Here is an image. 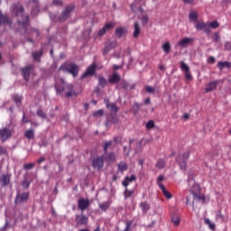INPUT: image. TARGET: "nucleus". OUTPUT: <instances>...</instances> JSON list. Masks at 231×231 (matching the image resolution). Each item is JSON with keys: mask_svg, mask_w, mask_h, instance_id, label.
Wrapping results in <instances>:
<instances>
[{"mask_svg": "<svg viewBox=\"0 0 231 231\" xmlns=\"http://www.w3.org/2000/svg\"><path fill=\"white\" fill-rule=\"evenodd\" d=\"M110 205H111V204H110L108 201L103 202V203H101V204L99 205V208H100L101 210H104V212H106V210H107V208H109Z\"/></svg>", "mask_w": 231, "mask_h": 231, "instance_id": "40", "label": "nucleus"}, {"mask_svg": "<svg viewBox=\"0 0 231 231\" xmlns=\"http://www.w3.org/2000/svg\"><path fill=\"white\" fill-rule=\"evenodd\" d=\"M32 181H28V177H24L23 180L22 181V187L24 189H30Z\"/></svg>", "mask_w": 231, "mask_h": 231, "instance_id": "38", "label": "nucleus"}, {"mask_svg": "<svg viewBox=\"0 0 231 231\" xmlns=\"http://www.w3.org/2000/svg\"><path fill=\"white\" fill-rule=\"evenodd\" d=\"M140 106H141V105L138 104V103H134V104L133 105L132 109H133V111H134V115L136 116L137 113H140Z\"/></svg>", "mask_w": 231, "mask_h": 231, "instance_id": "44", "label": "nucleus"}, {"mask_svg": "<svg viewBox=\"0 0 231 231\" xmlns=\"http://www.w3.org/2000/svg\"><path fill=\"white\" fill-rule=\"evenodd\" d=\"M208 62L209 64H214V62H216V58H214V56H210L208 60Z\"/></svg>", "mask_w": 231, "mask_h": 231, "instance_id": "58", "label": "nucleus"}, {"mask_svg": "<svg viewBox=\"0 0 231 231\" xmlns=\"http://www.w3.org/2000/svg\"><path fill=\"white\" fill-rule=\"evenodd\" d=\"M92 166L94 169L100 171L104 167V156L96 157L92 161Z\"/></svg>", "mask_w": 231, "mask_h": 231, "instance_id": "12", "label": "nucleus"}, {"mask_svg": "<svg viewBox=\"0 0 231 231\" xmlns=\"http://www.w3.org/2000/svg\"><path fill=\"white\" fill-rule=\"evenodd\" d=\"M52 3H53V5H55V6H62V5H64L62 0H53Z\"/></svg>", "mask_w": 231, "mask_h": 231, "instance_id": "55", "label": "nucleus"}, {"mask_svg": "<svg viewBox=\"0 0 231 231\" xmlns=\"http://www.w3.org/2000/svg\"><path fill=\"white\" fill-rule=\"evenodd\" d=\"M189 19L191 22L198 21V13L194 11H190L189 14Z\"/></svg>", "mask_w": 231, "mask_h": 231, "instance_id": "33", "label": "nucleus"}, {"mask_svg": "<svg viewBox=\"0 0 231 231\" xmlns=\"http://www.w3.org/2000/svg\"><path fill=\"white\" fill-rule=\"evenodd\" d=\"M225 50H226L227 51H230V50H231V42H226L225 43Z\"/></svg>", "mask_w": 231, "mask_h": 231, "instance_id": "57", "label": "nucleus"}, {"mask_svg": "<svg viewBox=\"0 0 231 231\" xmlns=\"http://www.w3.org/2000/svg\"><path fill=\"white\" fill-rule=\"evenodd\" d=\"M195 28L197 30V32H205V33H207L208 35L210 34V27H208V25H207V23H203V22H197L195 23Z\"/></svg>", "mask_w": 231, "mask_h": 231, "instance_id": "10", "label": "nucleus"}, {"mask_svg": "<svg viewBox=\"0 0 231 231\" xmlns=\"http://www.w3.org/2000/svg\"><path fill=\"white\" fill-rule=\"evenodd\" d=\"M216 219H220L221 223H223V221H225V215L221 212V210H218L217 212V217Z\"/></svg>", "mask_w": 231, "mask_h": 231, "instance_id": "45", "label": "nucleus"}, {"mask_svg": "<svg viewBox=\"0 0 231 231\" xmlns=\"http://www.w3.org/2000/svg\"><path fill=\"white\" fill-rule=\"evenodd\" d=\"M75 10V5L70 4L65 6L64 10L61 12V14L59 16V21L60 23H64V21H68L69 17H71V12Z\"/></svg>", "mask_w": 231, "mask_h": 231, "instance_id": "4", "label": "nucleus"}, {"mask_svg": "<svg viewBox=\"0 0 231 231\" xmlns=\"http://www.w3.org/2000/svg\"><path fill=\"white\" fill-rule=\"evenodd\" d=\"M184 5H194V0H182Z\"/></svg>", "mask_w": 231, "mask_h": 231, "instance_id": "59", "label": "nucleus"}, {"mask_svg": "<svg viewBox=\"0 0 231 231\" xmlns=\"http://www.w3.org/2000/svg\"><path fill=\"white\" fill-rule=\"evenodd\" d=\"M143 214H147L151 210V204L148 201H143L139 204Z\"/></svg>", "mask_w": 231, "mask_h": 231, "instance_id": "21", "label": "nucleus"}, {"mask_svg": "<svg viewBox=\"0 0 231 231\" xmlns=\"http://www.w3.org/2000/svg\"><path fill=\"white\" fill-rule=\"evenodd\" d=\"M115 28V23H107L105 24V26L98 31L97 35L98 37H104L106 35V32H109V30H113Z\"/></svg>", "mask_w": 231, "mask_h": 231, "instance_id": "14", "label": "nucleus"}, {"mask_svg": "<svg viewBox=\"0 0 231 231\" xmlns=\"http://www.w3.org/2000/svg\"><path fill=\"white\" fill-rule=\"evenodd\" d=\"M89 218L81 212V215H76V225L78 226H88Z\"/></svg>", "mask_w": 231, "mask_h": 231, "instance_id": "6", "label": "nucleus"}, {"mask_svg": "<svg viewBox=\"0 0 231 231\" xmlns=\"http://www.w3.org/2000/svg\"><path fill=\"white\" fill-rule=\"evenodd\" d=\"M122 78L119 76L118 72L115 71L112 75L108 77V82L110 84H118Z\"/></svg>", "mask_w": 231, "mask_h": 231, "instance_id": "19", "label": "nucleus"}, {"mask_svg": "<svg viewBox=\"0 0 231 231\" xmlns=\"http://www.w3.org/2000/svg\"><path fill=\"white\" fill-rule=\"evenodd\" d=\"M10 180H12V174H10V173L3 174L0 177V183H1L2 187L8 186L10 184Z\"/></svg>", "mask_w": 231, "mask_h": 231, "instance_id": "16", "label": "nucleus"}, {"mask_svg": "<svg viewBox=\"0 0 231 231\" xmlns=\"http://www.w3.org/2000/svg\"><path fill=\"white\" fill-rule=\"evenodd\" d=\"M13 12H14L18 23L19 28L24 30V37H26L29 42H33V39L39 37V30L35 28H30V16H24V7L20 4H14L13 6Z\"/></svg>", "mask_w": 231, "mask_h": 231, "instance_id": "1", "label": "nucleus"}, {"mask_svg": "<svg viewBox=\"0 0 231 231\" xmlns=\"http://www.w3.org/2000/svg\"><path fill=\"white\" fill-rule=\"evenodd\" d=\"M125 33V30L123 27H118L116 29V35L118 37V39H121V37Z\"/></svg>", "mask_w": 231, "mask_h": 231, "instance_id": "32", "label": "nucleus"}, {"mask_svg": "<svg viewBox=\"0 0 231 231\" xmlns=\"http://www.w3.org/2000/svg\"><path fill=\"white\" fill-rule=\"evenodd\" d=\"M107 109H110L112 113H118L119 107L115 103H109L108 101H105Z\"/></svg>", "mask_w": 231, "mask_h": 231, "instance_id": "24", "label": "nucleus"}, {"mask_svg": "<svg viewBox=\"0 0 231 231\" xmlns=\"http://www.w3.org/2000/svg\"><path fill=\"white\" fill-rule=\"evenodd\" d=\"M32 69H33V66H32V65L22 69V75L26 82H28V80H30V74L32 73Z\"/></svg>", "mask_w": 231, "mask_h": 231, "instance_id": "15", "label": "nucleus"}, {"mask_svg": "<svg viewBox=\"0 0 231 231\" xmlns=\"http://www.w3.org/2000/svg\"><path fill=\"white\" fill-rule=\"evenodd\" d=\"M59 69L60 71H66L67 73H69V75H72L74 78L79 76V71L80 70L79 65L68 61L61 64Z\"/></svg>", "mask_w": 231, "mask_h": 231, "instance_id": "2", "label": "nucleus"}, {"mask_svg": "<svg viewBox=\"0 0 231 231\" xmlns=\"http://www.w3.org/2000/svg\"><path fill=\"white\" fill-rule=\"evenodd\" d=\"M136 181V175L126 176L122 182L123 187H129V183Z\"/></svg>", "mask_w": 231, "mask_h": 231, "instance_id": "22", "label": "nucleus"}, {"mask_svg": "<svg viewBox=\"0 0 231 231\" xmlns=\"http://www.w3.org/2000/svg\"><path fill=\"white\" fill-rule=\"evenodd\" d=\"M44 51L41 50L40 51H34L32 52V59L33 60H37V62L41 61V57H42Z\"/></svg>", "mask_w": 231, "mask_h": 231, "instance_id": "30", "label": "nucleus"}, {"mask_svg": "<svg viewBox=\"0 0 231 231\" xmlns=\"http://www.w3.org/2000/svg\"><path fill=\"white\" fill-rule=\"evenodd\" d=\"M114 71H116V69H122V66L120 65H113Z\"/></svg>", "mask_w": 231, "mask_h": 231, "instance_id": "63", "label": "nucleus"}, {"mask_svg": "<svg viewBox=\"0 0 231 231\" xmlns=\"http://www.w3.org/2000/svg\"><path fill=\"white\" fill-rule=\"evenodd\" d=\"M190 157V152H185L179 154L176 158V162L180 169V171H187V161Z\"/></svg>", "mask_w": 231, "mask_h": 231, "instance_id": "3", "label": "nucleus"}, {"mask_svg": "<svg viewBox=\"0 0 231 231\" xmlns=\"http://www.w3.org/2000/svg\"><path fill=\"white\" fill-rule=\"evenodd\" d=\"M3 154L5 156L8 154V149L6 148V146H0V156Z\"/></svg>", "mask_w": 231, "mask_h": 231, "instance_id": "47", "label": "nucleus"}, {"mask_svg": "<svg viewBox=\"0 0 231 231\" xmlns=\"http://www.w3.org/2000/svg\"><path fill=\"white\" fill-rule=\"evenodd\" d=\"M163 180H165V178L163 177V175H160L157 179V183L158 185H160V183H162L161 181H163Z\"/></svg>", "mask_w": 231, "mask_h": 231, "instance_id": "61", "label": "nucleus"}, {"mask_svg": "<svg viewBox=\"0 0 231 231\" xmlns=\"http://www.w3.org/2000/svg\"><path fill=\"white\" fill-rule=\"evenodd\" d=\"M105 156H107L108 162H115V160H116V155L115 154V152H106V153H105Z\"/></svg>", "mask_w": 231, "mask_h": 231, "instance_id": "34", "label": "nucleus"}, {"mask_svg": "<svg viewBox=\"0 0 231 231\" xmlns=\"http://www.w3.org/2000/svg\"><path fill=\"white\" fill-rule=\"evenodd\" d=\"M205 225H208V226L210 228V230H215L216 228V224H213L210 219L205 218L204 219Z\"/></svg>", "mask_w": 231, "mask_h": 231, "instance_id": "36", "label": "nucleus"}, {"mask_svg": "<svg viewBox=\"0 0 231 231\" xmlns=\"http://www.w3.org/2000/svg\"><path fill=\"white\" fill-rule=\"evenodd\" d=\"M35 167V163H27L23 165L24 171H30Z\"/></svg>", "mask_w": 231, "mask_h": 231, "instance_id": "49", "label": "nucleus"}, {"mask_svg": "<svg viewBox=\"0 0 231 231\" xmlns=\"http://www.w3.org/2000/svg\"><path fill=\"white\" fill-rule=\"evenodd\" d=\"M140 33H142V29L140 28V24L138 23H134V33H133L134 39H138V37H140Z\"/></svg>", "mask_w": 231, "mask_h": 231, "instance_id": "25", "label": "nucleus"}, {"mask_svg": "<svg viewBox=\"0 0 231 231\" xmlns=\"http://www.w3.org/2000/svg\"><path fill=\"white\" fill-rule=\"evenodd\" d=\"M97 71V63L91 64L85 73L82 74L81 79H87V77H93Z\"/></svg>", "mask_w": 231, "mask_h": 231, "instance_id": "11", "label": "nucleus"}, {"mask_svg": "<svg viewBox=\"0 0 231 231\" xmlns=\"http://www.w3.org/2000/svg\"><path fill=\"white\" fill-rule=\"evenodd\" d=\"M65 91H67L65 92V96L67 97V98L77 96V92L74 91L73 85L71 84L66 85Z\"/></svg>", "mask_w": 231, "mask_h": 231, "instance_id": "18", "label": "nucleus"}, {"mask_svg": "<svg viewBox=\"0 0 231 231\" xmlns=\"http://www.w3.org/2000/svg\"><path fill=\"white\" fill-rule=\"evenodd\" d=\"M42 162H46V158L41 157L40 159L37 160V163H42Z\"/></svg>", "mask_w": 231, "mask_h": 231, "instance_id": "64", "label": "nucleus"}, {"mask_svg": "<svg viewBox=\"0 0 231 231\" xmlns=\"http://www.w3.org/2000/svg\"><path fill=\"white\" fill-rule=\"evenodd\" d=\"M194 42V38H183L178 42V46L180 48H187V46L192 44Z\"/></svg>", "mask_w": 231, "mask_h": 231, "instance_id": "17", "label": "nucleus"}, {"mask_svg": "<svg viewBox=\"0 0 231 231\" xmlns=\"http://www.w3.org/2000/svg\"><path fill=\"white\" fill-rule=\"evenodd\" d=\"M127 163L121 162L117 164V172L124 174L125 171H127Z\"/></svg>", "mask_w": 231, "mask_h": 231, "instance_id": "27", "label": "nucleus"}, {"mask_svg": "<svg viewBox=\"0 0 231 231\" xmlns=\"http://www.w3.org/2000/svg\"><path fill=\"white\" fill-rule=\"evenodd\" d=\"M159 188L162 190V194L166 199H171L172 198V194L165 189V185H163V183H159Z\"/></svg>", "mask_w": 231, "mask_h": 231, "instance_id": "23", "label": "nucleus"}, {"mask_svg": "<svg viewBox=\"0 0 231 231\" xmlns=\"http://www.w3.org/2000/svg\"><path fill=\"white\" fill-rule=\"evenodd\" d=\"M103 115H104V110H102V109H99V110L96 111V112L93 114V116H94L95 117L102 116Z\"/></svg>", "mask_w": 231, "mask_h": 231, "instance_id": "53", "label": "nucleus"}, {"mask_svg": "<svg viewBox=\"0 0 231 231\" xmlns=\"http://www.w3.org/2000/svg\"><path fill=\"white\" fill-rule=\"evenodd\" d=\"M13 100H14L15 104L17 106H21V103L23 102V97L19 96V95H15L13 98Z\"/></svg>", "mask_w": 231, "mask_h": 231, "instance_id": "43", "label": "nucleus"}, {"mask_svg": "<svg viewBox=\"0 0 231 231\" xmlns=\"http://www.w3.org/2000/svg\"><path fill=\"white\" fill-rule=\"evenodd\" d=\"M11 23L8 15L1 14L0 11V24H10Z\"/></svg>", "mask_w": 231, "mask_h": 231, "instance_id": "29", "label": "nucleus"}, {"mask_svg": "<svg viewBox=\"0 0 231 231\" xmlns=\"http://www.w3.org/2000/svg\"><path fill=\"white\" fill-rule=\"evenodd\" d=\"M23 124H28L30 122V120H28V118H26V116L23 113V119H22Z\"/></svg>", "mask_w": 231, "mask_h": 231, "instance_id": "62", "label": "nucleus"}, {"mask_svg": "<svg viewBox=\"0 0 231 231\" xmlns=\"http://www.w3.org/2000/svg\"><path fill=\"white\" fill-rule=\"evenodd\" d=\"M217 66L220 71H223V69H225V68H226L227 69H229V68H231V62L230 61H219Z\"/></svg>", "mask_w": 231, "mask_h": 231, "instance_id": "26", "label": "nucleus"}, {"mask_svg": "<svg viewBox=\"0 0 231 231\" xmlns=\"http://www.w3.org/2000/svg\"><path fill=\"white\" fill-rule=\"evenodd\" d=\"M164 167H165V160L163 159L159 160L156 163V168L162 170Z\"/></svg>", "mask_w": 231, "mask_h": 231, "instance_id": "42", "label": "nucleus"}, {"mask_svg": "<svg viewBox=\"0 0 231 231\" xmlns=\"http://www.w3.org/2000/svg\"><path fill=\"white\" fill-rule=\"evenodd\" d=\"M154 121L150 120L146 124V129H154Z\"/></svg>", "mask_w": 231, "mask_h": 231, "instance_id": "50", "label": "nucleus"}, {"mask_svg": "<svg viewBox=\"0 0 231 231\" xmlns=\"http://www.w3.org/2000/svg\"><path fill=\"white\" fill-rule=\"evenodd\" d=\"M208 26H210V28H214V29L219 28V23L217 21H214V22L209 23Z\"/></svg>", "mask_w": 231, "mask_h": 231, "instance_id": "51", "label": "nucleus"}, {"mask_svg": "<svg viewBox=\"0 0 231 231\" xmlns=\"http://www.w3.org/2000/svg\"><path fill=\"white\" fill-rule=\"evenodd\" d=\"M180 69L183 71L187 80H192V74L190 73V67L185 61H180Z\"/></svg>", "mask_w": 231, "mask_h": 231, "instance_id": "7", "label": "nucleus"}, {"mask_svg": "<svg viewBox=\"0 0 231 231\" xmlns=\"http://www.w3.org/2000/svg\"><path fill=\"white\" fill-rule=\"evenodd\" d=\"M28 198H30V194L23 192L21 194H17L14 203L15 205H23V203H26V201H28Z\"/></svg>", "mask_w": 231, "mask_h": 231, "instance_id": "9", "label": "nucleus"}, {"mask_svg": "<svg viewBox=\"0 0 231 231\" xmlns=\"http://www.w3.org/2000/svg\"><path fill=\"white\" fill-rule=\"evenodd\" d=\"M24 136L25 138H27V140H33V138H35V130L34 129L26 130L24 133Z\"/></svg>", "mask_w": 231, "mask_h": 231, "instance_id": "28", "label": "nucleus"}, {"mask_svg": "<svg viewBox=\"0 0 231 231\" xmlns=\"http://www.w3.org/2000/svg\"><path fill=\"white\" fill-rule=\"evenodd\" d=\"M98 84L101 88H106V86H107V80L104 77H99Z\"/></svg>", "mask_w": 231, "mask_h": 231, "instance_id": "35", "label": "nucleus"}, {"mask_svg": "<svg viewBox=\"0 0 231 231\" xmlns=\"http://www.w3.org/2000/svg\"><path fill=\"white\" fill-rule=\"evenodd\" d=\"M55 88H56L57 93H64V91H65V88L59 87V85H56Z\"/></svg>", "mask_w": 231, "mask_h": 231, "instance_id": "54", "label": "nucleus"}, {"mask_svg": "<svg viewBox=\"0 0 231 231\" xmlns=\"http://www.w3.org/2000/svg\"><path fill=\"white\" fill-rule=\"evenodd\" d=\"M118 46L116 42H106L105 43V48L103 49V55H107L111 50H115Z\"/></svg>", "mask_w": 231, "mask_h": 231, "instance_id": "13", "label": "nucleus"}, {"mask_svg": "<svg viewBox=\"0 0 231 231\" xmlns=\"http://www.w3.org/2000/svg\"><path fill=\"white\" fill-rule=\"evenodd\" d=\"M13 134H14V130H12L8 127L0 129V140H1L2 143H5V142H6V140H10V138H12Z\"/></svg>", "mask_w": 231, "mask_h": 231, "instance_id": "5", "label": "nucleus"}, {"mask_svg": "<svg viewBox=\"0 0 231 231\" xmlns=\"http://www.w3.org/2000/svg\"><path fill=\"white\" fill-rule=\"evenodd\" d=\"M136 150L142 149V141L135 142Z\"/></svg>", "mask_w": 231, "mask_h": 231, "instance_id": "60", "label": "nucleus"}, {"mask_svg": "<svg viewBox=\"0 0 231 231\" xmlns=\"http://www.w3.org/2000/svg\"><path fill=\"white\" fill-rule=\"evenodd\" d=\"M217 80L211 81L207 84L206 88H205V93H210L211 91H216L217 88Z\"/></svg>", "mask_w": 231, "mask_h": 231, "instance_id": "20", "label": "nucleus"}, {"mask_svg": "<svg viewBox=\"0 0 231 231\" xmlns=\"http://www.w3.org/2000/svg\"><path fill=\"white\" fill-rule=\"evenodd\" d=\"M133 194H134V189L129 190L127 189V187H125V199H127V198H131V196H133Z\"/></svg>", "mask_w": 231, "mask_h": 231, "instance_id": "39", "label": "nucleus"}, {"mask_svg": "<svg viewBox=\"0 0 231 231\" xmlns=\"http://www.w3.org/2000/svg\"><path fill=\"white\" fill-rule=\"evenodd\" d=\"M180 217L176 216V215H172L171 216V223H173V225H175V226H180Z\"/></svg>", "mask_w": 231, "mask_h": 231, "instance_id": "37", "label": "nucleus"}, {"mask_svg": "<svg viewBox=\"0 0 231 231\" xmlns=\"http://www.w3.org/2000/svg\"><path fill=\"white\" fill-rule=\"evenodd\" d=\"M89 205H91V202L88 199H79L78 200V208L83 213L84 210H88V208H89Z\"/></svg>", "mask_w": 231, "mask_h": 231, "instance_id": "8", "label": "nucleus"}, {"mask_svg": "<svg viewBox=\"0 0 231 231\" xmlns=\"http://www.w3.org/2000/svg\"><path fill=\"white\" fill-rule=\"evenodd\" d=\"M113 146V141H106L103 145V151L105 154H107V149Z\"/></svg>", "mask_w": 231, "mask_h": 231, "instance_id": "31", "label": "nucleus"}, {"mask_svg": "<svg viewBox=\"0 0 231 231\" xmlns=\"http://www.w3.org/2000/svg\"><path fill=\"white\" fill-rule=\"evenodd\" d=\"M219 39H220L219 32H215L214 37H213L214 42H217L219 41Z\"/></svg>", "mask_w": 231, "mask_h": 231, "instance_id": "56", "label": "nucleus"}, {"mask_svg": "<svg viewBox=\"0 0 231 231\" xmlns=\"http://www.w3.org/2000/svg\"><path fill=\"white\" fill-rule=\"evenodd\" d=\"M145 90L147 91V93H154V91H156V88H154V87L146 86Z\"/></svg>", "mask_w": 231, "mask_h": 231, "instance_id": "52", "label": "nucleus"}, {"mask_svg": "<svg viewBox=\"0 0 231 231\" xmlns=\"http://www.w3.org/2000/svg\"><path fill=\"white\" fill-rule=\"evenodd\" d=\"M37 116H40V118L46 119V113H44V111H42V109L37 110Z\"/></svg>", "mask_w": 231, "mask_h": 231, "instance_id": "48", "label": "nucleus"}, {"mask_svg": "<svg viewBox=\"0 0 231 231\" xmlns=\"http://www.w3.org/2000/svg\"><path fill=\"white\" fill-rule=\"evenodd\" d=\"M109 118L111 119L112 124H118V117L116 115L110 114Z\"/></svg>", "mask_w": 231, "mask_h": 231, "instance_id": "46", "label": "nucleus"}, {"mask_svg": "<svg viewBox=\"0 0 231 231\" xmlns=\"http://www.w3.org/2000/svg\"><path fill=\"white\" fill-rule=\"evenodd\" d=\"M162 50L163 51L167 54V53H171V43L170 42H165L162 45Z\"/></svg>", "mask_w": 231, "mask_h": 231, "instance_id": "41", "label": "nucleus"}]
</instances>
